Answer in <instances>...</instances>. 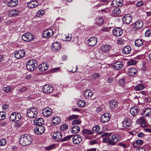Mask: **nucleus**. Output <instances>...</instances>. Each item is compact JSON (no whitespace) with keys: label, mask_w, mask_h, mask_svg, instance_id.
Returning a JSON list of instances; mask_svg holds the SVG:
<instances>
[{"label":"nucleus","mask_w":151,"mask_h":151,"mask_svg":"<svg viewBox=\"0 0 151 151\" xmlns=\"http://www.w3.org/2000/svg\"><path fill=\"white\" fill-rule=\"evenodd\" d=\"M32 142L30 136L27 134L22 135L19 139L20 144L23 146H27L30 144Z\"/></svg>","instance_id":"nucleus-1"},{"label":"nucleus","mask_w":151,"mask_h":151,"mask_svg":"<svg viewBox=\"0 0 151 151\" xmlns=\"http://www.w3.org/2000/svg\"><path fill=\"white\" fill-rule=\"evenodd\" d=\"M38 113L37 109L33 107H30L27 110V114L30 118H33L36 117Z\"/></svg>","instance_id":"nucleus-2"},{"label":"nucleus","mask_w":151,"mask_h":151,"mask_svg":"<svg viewBox=\"0 0 151 151\" xmlns=\"http://www.w3.org/2000/svg\"><path fill=\"white\" fill-rule=\"evenodd\" d=\"M22 38L23 40L27 42H30L34 39L33 35L29 32L23 34Z\"/></svg>","instance_id":"nucleus-3"},{"label":"nucleus","mask_w":151,"mask_h":151,"mask_svg":"<svg viewBox=\"0 0 151 151\" xmlns=\"http://www.w3.org/2000/svg\"><path fill=\"white\" fill-rule=\"evenodd\" d=\"M21 118L20 114L18 112H13L10 115V120L12 121H18Z\"/></svg>","instance_id":"nucleus-4"},{"label":"nucleus","mask_w":151,"mask_h":151,"mask_svg":"<svg viewBox=\"0 0 151 151\" xmlns=\"http://www.w3.org/2000/svg\"><path fill=\"white\" fill-rule=\"evenodd\" d=\"M42 90L44 93L48 94L52 91L53 88L51 86L49 85H46L44 86Z\"/></svg>","instance_id":"nucleus-5"},{"label":"nucleus","mask_w":151,"mask_h":151,"mask_svg":"<svg viewBox=\"0 0 151 151\" xmlns=\"http://www.w3.org/2000/svg\"><path fill=\"white\" fill-rule=\"evenodd\" d=\"M25 55V52L23 50H17L15 52L14 54L15 58L18 59H19L22 58Z\"/></svg>","instance_id":"nucleus-6"},{"label":"nucleus","mask_w":151,"mask_h":151,"mask_svg":"<svg viewBox=\"0 0 151 151\" xmlns=\"http://www.w3.org/2000/svg\"><path fill=\"white\" fill-rule=\"evenodd\" d=\"M111 145H114L116 143L117 141H119L120 139V137L118 134H116L112 135L111 137Z\"/></svg>","instance_id":"nucleus-7"},{"label":"nucleus","mask_w":151,"mask_h":151,"mask_svg":"<svg viewBox=\"0 0 151 151\" xmlns=\"http://www.w3.org/2000/svg\"><path fill=\"white\" fill-rule=\"evenodd\" d=\"M45 131V128L42 126H38L34 129L35 133L37 135L42 134Z\"/></svg>","instance_id":"nucleus-8"},{"label":"nucleus","mask_w":151,"mask_h":151,"mask_svg":"<svg viewBox=\"0 0 151 151\" xmlns=\"http://www.w3.org/2000/svg\"><path fill=\"white\" fill-rule=\"evenodd\" d=\"M97 42V39L95 37L90 38L88 40V44L91 47H93L95 45Z\"/></svg>","instance_id":"nucleus-9"},{"label":"nucleus","mask_w":151,"mask_h":151,"mask_svg":"<svg viewBox=\"0 0 151 151\" xmlns=\"http://www.w3.org/2000/svg\"><path fill=\"white\" fill-rule=\"evenodd\" d=\"M111 134V133H104L102 134L101 136L102 137H105L103 139V141L104 142H105L106 143H109L110 145H111V139H108V137L110 136Z\"/></svg>","instance_id":"nucleus-10"},{"label":"nucleus","mask_w":151,"mask_h":151,"mask_svg":"<svg viewBox=\"0 0 151 151\" xmlns=\"http://www.w3.org/2000/svg\"><path fill=\"white\" fill-rule=\"evenodd\" d=\"M122 33V29L119 27H116L113 30V33L116 36H120Z\"/></svg>","instance_id":"nucleus-11"},{"label":"nucleus","mask_w":151,"mask_h":151,"mask_svg":"<svg viewBox=\"0 0 151 151\" xmlns=\"http://www.w3.org/2000/svg\"><path fill=\"white\" fill-rule=\"evenodd\" d=\"M61 45L58 42H55L53 44V46L51 49L52 51L54 52H57L60 50Z\"/></svg>","instance_id":"nucleus-12"},{"label":"nucleus","mask_w":151,"mask_h":151,"mask_svg":"<svg viewBox=\"0 0 151 151\" xmlns=\"http://www.w3.org/2000/svg\"><path fill=\"white\" fill-rule=\"evenodd\" d=\"M73 141L75 144H78L81 142L82 139L79 135H74L73 136Z\"/></svg>","instance_id":"nucleus-13"},{"label":"nucleus","mask_w":151,"mask_h":151,"mask_svg":"<svg viewBox=\"0 0 151 151\" xmlns=\"http://www.w3.org/2000/svg\"><path fill=\"white\" fill-rule=\"evenodd\" d=\"M122 20L124 23L128 24L132 20V17L129 14L125 15L123 17Z\"/></svg>","instance_id":"nucleus-14"},{"label":"nucleus","mask_w":151,"mask_h":151,"mask_svg":"<svg viewBox=\"0 0 151 151\" xmlns=\"http://www.w3.org/2000/svg\"><path fill=\"white\" fill-rule=\"evenodd\" d=\"M131 120L129 118L126 119L123 122V125L124 127L128 128L131 125Z\"/></svg>","instance_id":"nucleus-15"},{"label":"nucleus","mask_w":151,"mask_h":151,"mask_svg":"<svg viewBox=\"0 0 151 151\" xmlns=\"http://www.w3.org/2000/svg\"><path fill=\"white\" fill-rule=\"evenodd\" d=\"M139 110L136 106L132 107L130 110V113L133 116H136L139 112Z\"/></svg>","instance_id":"nucleus-16"},{"label":"nucleus","mask_w":151,"mask_h":151,"mask_svg":"<svg viewBox=\"0 0 151 151\" xmlns=\"http://www.w3.org/2000/svg\"><path fill=\"white\" fill-rule=\"evenodd\" d=\"M53 34V31L51 29L48 30H46L44 31V38H48L50 37Z\"/></svg>","instance_id":"nucleus-17"},{"label":"nucleus","mask_w":151,"mask_h":151,"mask_svg":"<svg viewBox=\"0 0 151 151\" xmlns=\"http://www.w3.org/2000/svg\"><path fill=\"white\" fill-rule=\"evenodd\" d=\"M84 95L85 98L87 99H89L90 98L93 99L92 98V96L93 94V93L92 92L91 90H86L84 91Z\"/></svg>","instance_id":"nucleus-18"},{"label":"nucleus","mask_w":151,"mask_h":151,"mask_svg":"<svg viewBox=\"0 0 151 151\" xmlns=\"http://www.w3.org/2000/svg\"><path fill=\"white\" fill-rule=\"evenodd\" d=\"M62 137L61 133L60 132H55L53 135V139L56 141L61 140Z\"/></svg>","instance_id":"nucleus-19"},{"label":"nucleus","mask_w":151,"mask_h":151,"mask_svg":"<svg viewBox=\"0 0 151 151\" xmlns=\"http://www.w3.org/2000/svg\"><path fill=\"white\" fill-rule=\"evenodd\" d=\"M38 5V3L37 1L36 0H33L27 3V6L28 7L31 8H35Z\"/></svg>","instance_id":"nucleus-20"},{"label":"nucleus","mask_w":151,"mask_h":151,"mask_svg":"<svg viewBox=\"0 0 151 151\" xmlns=\"http://www.w3.org/2000/svg\"><path fill=\"white\" fill-rule=\"evenodd\" d=\"M109 119V114L108 113L104 114L101 116V121L102 122L104 123L107 122Z\"/></svg>","instance_id":"nucleus-21"},{"label":"nucleus","mask_w":151,"mask_h":151,"mask_svg":"<svg viewBox=\"0 0 151 151\" xmlns=\"http://www.w3.org/2000/svg\"><path fill=\"white\" fill-rule=\"evenodd\" d=\"M43 119L41 118H36L34 121V124L38 125V126H42V124H43Z\"/></svg>","instance_id":"nucleus-22"},{"label":"nucleus","mask_w":151,"mask_h":151,"mask_svg":"<svg viewBox=\"0 0 151 151\" xmlns=\"http://www.w3.org/2000/svg\"><path fill=\"white\" fill-rule=\"evenodd\" d=\"M123 1L122 0H114L111 4L115 7L120 6L123 5Z\"/></svg>","instance_id":"nucleus-23"},{"label":"nucleus","mask_w":151,"mask_h":151,"mask_svg":"<svg viewBox=\"0 0 151 151\" xmlns=\"http://www.w3.org/2000/svg\"><path fill=\"white\" fill-rule=\"evenodd\" d=\"M111 48V46L109 45H103L101 47L102 51L104 53H107L109 51Z\"/></svg>","instance_id":"nucleus-24"},{"label":"nucleus","mask_w":151,"mask_h":151,"mask_svg":"<svg viewBox=\"0 0 151 151\" xmlns=\"http://www.w3.org/2000/svg\"><path fill=\"white\" fill-rule=\"evenodd\" d=\"M109 107L111 109H115L118 106V102L115 100H111L109 103Z\"/></svg>","instance_id":"nucleus-25"},{"label":"nucleus","mask_w":151,"mask_h":151,"mask_svg":"<svg viewBox=\"0 0 151 151\" xmlns=\"http://www.w3.org/2000/svg\"><path fill=\"white\" fill-rule=\"evenodd\" d=\"M52 111V109H44L43 110L42 114L44 116L48 117L51 115Z\"/></svg>","instance_id":"nucleus-26"},{"label":"nucleus","mask_w":151,"mask_h":151,"mask_svg":"<svg viewBox=\"0 0 151 151\" xmlns=\"http://www.w3.org/2000/svg\"><path fill=\"white\" fill-rule=\"evenodd\" d=\"M27 65L37 66V61L33 59L30 60H28L26 66Z\"/></svg>","instance_id":"nucleus-27"},{"label":"nucleus","mask_w":151,"mask_h":151,"mask_svg":"<svg viewBox=\"0 0 151 151\" xmlns=\"http://www.w3.org/2000/svg\"><path fill=\"white\" fill-rule=\"evenodd\" d=\"M142 114H143L145 116H148L151 114V109L147 108L145 109L143 111Z\"/></svg>","instance_id":"nucleus-28"},{"label":"nucleus","mask_w":151,"mask_h":151,"mask_svg":"<svg viewBox=\"0 0 151 151\" xmlns=\"http://www.w3.org/2000/svg\"><path fill=\"white\" fill-rule=\"evenodd\" d=\"M137 72V70L133 67L129 68L128 70L129 75L131 76H133L134 74H135Z\"/></svg>","instance_id":"nucleus-29"},{"label":"nucleus","mask_w":151,"mask_h":151,"mask_svg":"<svg viewBox=\"0 0 151 151\" xmlns=\"http://www.w3.org/2000/svg\"><path fill=\"white\" fill-rule=\"evenodd\" d=\"M19 13V10L15 9L11 10L9 13L10 16L13 17L17 16Z\"/></svg>","instance_id":"nucleus-30"},{"label":"nucleus","mask_w":151,"mask_h":151,"mask_svg":"<svg viewBox=\"0 0 151 151\" xmlns=\"http://www.w3.org/2000/svg\"><path fill=\"white\" fill-rule=\"evenodd\" d=\"M60 117L57 116L53 117L52 120V122L53 124L57 125L60 122Z\"/></svg>","instance_id":"nucleus-31"},{"label":"nucleus","mask_w":151,"mask_h":151,"mask_svg":"<svg viewBox=\"0 0 151 151\" xmlns=\"http://www.w3.org/2000/svg\"><path fill=\"white\" fill-rule=\"evenodd\" d=\"M80 131V127L77 126L73 127L72 128V133H77Z\"/></svg>","instance_id":"nucleus-32"},{"label":"nucleus","mask_w":151,"mask_h":151,"mask_svg":"<svg viewBox=\"0 0 151 151\" xmlns=\"http://www.w3.org/2000/svg\"><path fill=\"white\" fill-rule=\"evenodd\" d=\"M131 50V48L129 46H127L123 49L122 52L125 54H128L130 52Z\"/></svg>","instance_id":"nucleus-33"},{"label":"nucleus","mask_w":151,"mask_h":151,"mask_svg":"<svg viewBox=\"0 0 151 151\" xmlns=\"http://www.w3.org/2000/svg\"><path fill=\"white\" fill-rule=\"evenodd\" d=\"M140 122L141 124L142 127H145L147 126L146 123V122L145 119L143 117H142L140 118Z\"/></svg>","instance_id":"nucleus-34"},{"label":"nucleus","mask_w":151,"mask_h":151,"mask_svg":"<svg viewBox=\"0 0 151 151\" xmlns=\"http://www.w3.org/2000/svg\"><path fill=\"white\" fill-rule=\"evenodd\" d=\"M18 3L17 0H11L9 3V6L10 7H13L16 6Z\"/></svg>","instance_id":"nucleus-35"},{"label":"nucleus","mask_w":151,"mask_h":151,"mask_svg":"<svg viewBox=\"0 0 151 151\" xmlns=\"http://www.w3.org/2000/svg\"><path fill=\"white\" fill-rule=\"evenodd\" d=\"M78 106L81 108L85 106L86 105V103L83 100H79L77 103Z\"/></svg>","instance_id":"nucleus-36"},{"label":"nucleus","mask_w":151,"mask_h":151,"mask_svg":"<svg viewBox=\"0 0 151 151\" xmlns=\"http://www.w3.org/2000/svg\"><path fill=\"white\" fill-rule=\"evenodd\" d=\"M143 45L142 40L141 39L136 40L135 42V45L137 47H140Z\"/></svg>","instance_id":"nucleus-37"},{"label":"nucleus","mask_w":151,"mask_h":151,"mask_svg":"<svg viewBox=\"0 0 151 151\" xmlns=\"http://www.w3.org/2000/svg\"><path fill=\"white\" fill-rule=\"evenodd\" d=\"M136 29H141L143 25V23L141 21L139 20L136 22Z\"/></svg>","instance_id":"nucleus-38"},{"label":"nucleus","mask_w":151,"mask_h":151,"mask_svg":"<svg viewBox=\"0 0 151 151\" xmlns=\"http://www.w3.org/2000/svg\"><path fill=\"white\" fill-rule=\"evenodd\" d=\"M144 88L143 84H138L135 87L134 89L135 91H139L142 90Z\"/></svg>","instance_id":"nucleus-39"},{"label":"nucleus","mask_w":151,"mask_h":151,"mask_svg":"<svg viewBox=\"0 0 151 151\" xmlns=\"http://www.w3.org/2000/svg\"><path fill=\"white\" fill-rule=\"evenodd\" d=\"M96 24L98 26L101 25L104 22V20L101 17H100L96 19Z\"/></svg>","instance_id":"nucleus-40"},{"label":"nucleus","mask_w":151,"mask_h":151,"mask_svg":"<svg viewBox=\"0 0 151 151\" xmlns=\"http://www.w3.org/2000/svg\"><path fill=\"white\" fill-rule=\"evenodd\" d=\"M11 88L9 86L4 85L3 86V90L6 93H8L10 91Z\"/></svg>","instance_id":"nucleus-41"},{"label":"nucleus","mask_w":151,"mask_h":151,"mask_svg":"<svg viewBox=\"0 0 151 151\" xmlns=\"http://www.w3.org/2000/svg\"><path fill=\"white\" fill-rule=\"evenodd\" d=\"M78 67H70V68L68 69V71L72 73H74L77 71L78 70Z\"/></svg>","instance_id":"nucleus-42"},{"label":"nucleus","mask_w":151,"mask_h":151,"mask_svg":"<svg viewBox=\"0 0 151 151\" xmlns=\"http://www.w3.org/2000/svg\"><path fill=\"white\" fill-rule=\"evenodd\" d=\"M82 132L84 133L91 135L93 133V132L91 130H89L88 129H83L82 131Z\"/></svg>","instance_id":"nucleus-43"},{"label":"nucleus","mask_w":151,"mask_h":151,"mask_svg":"<svg viewBox=\"0 0 151 151\" xmlns=\"http://www.w3.org/2000/svg\"><path fill=\"white\" fill-rule=\"evenodd\" d=\"M73 136V135H68L65 137L61 139V142H63L66 141L67 140H68L70 139Z\"/></svg>","instance_id":"nucleus-44"},{"label":"nucleus","mask_w":151,"mask_h":151,"mask_svg":"<svg viewBox=\"0 0 151 151\" xmlns=\"http://www.w3.org/2000/svg\"><path fill=\"white\" fill-rule=\"evenodd\" d=\"M137 61H136L135 60L132 59L130 60L128 62V65H135L137 63Z\"/></svg>","instance_id":"nucleus-45"},{"label":"nucleus","mask_w":151,"mask_h":151,"mask_svg":"<svg viewBox=\"0 0 151 151\" xmlns=\"http://www.w3.org/2000/svg\"><path fill=\"white\" fill-rule=\"evenodd\" d=\"M113 12L114 15H118L121 13L120 9L119 7L116 8L114 9Z\"/></svg>","instance_id":"nucleus-46"},{"label":"nucleus","mask_w":151,"mask_h":151,"mask_svg":"<svg viewBox=\"0 0 151 151\" xmlns=\"http://www.w3.org/2000/svg\"><path fill=\"white\" fill-rule=\"evenodd\" d=\"M68 128V125L66 124H64L60 126V129L61 131H64L67 129Z\"/></svg>","instance_id":"nucleus-47"},{"label":"nucleus","mask_w":151,"mask_h":151,"mask_svg":"<svg viewBox=\"0 0 151 151\" xmlns=\"http://www.w3.org/2000/svg\"><path fill=\"white\" fill-rule=\"evenodd\" d=\"M79 118L78 116L76 115H72L70 116L68 119V121L74 119H78Z\"/></svg>","instance_id":"nucleus-48"},{"label":"nucleus","mask_w":151,"mask_h":151,"mask_svg":"<svg viewBox=\"0 0 151 151\" xmlns=\"http://www.w3.org/2000/svg\"><path fill=\"white\" fill-rule=\"evenodd\" d=\"M6 114L5 112H0V121L4 119L6 117Z\"/></svg>","instance_id":"nucleus-49"},{"label":"nucleus","mask_w":151,"mask_h":151,"mask_svg":"<svg viewBox=\"0 0 151 151\" xmlns=\"http://www.w3.org/2000/svg\"><path fill=\"white\" fill-rule=\"evenodd\" d=\"M44 13V12L43 10L38 11L36 14V16L40 17Z\"/></svg>","instance_id":"nucleus-50"},{"label":"nucleus","mask_w":151,"mask_h":151,"mask_svg":"<svg viewBox=\"0 0 151 151\" xmlns=\"http://www.w3.org/2000/svg\"><path fill=\"white\" fill-rule=\"evenodd\" d=\"M6 143V141L5 139H2L0 140V146H3L5 145Z\"/></svg>","instance_id":"nucleus-51"},{"label":"nucleus","mask_w":151,"mask_h":151,"mask_svg":"<svg viewBox=\"0 0 151 151\" xmlns=\"http://www.w3.org/2000/svg\"><path fill=\"white\" fill-rule=\"evenodd\" d=\"M100 129L99 126L96 125L95 126L93 127L92 128V130L95 132H98L99 131Z\"/></svg>","instance_id":"nucleus-52"},{"label":"nucleus","mask_w":151,"mask_h":151,"mask_svg":"<svg viewBox=\"0 0 151 151\" xmlns=\"http://www.w3.org/2000/svg\"><path fill=\"white\" fill-rule=\"evenodd\" d=\"M81 123V121L78 119L74 120L72 122V124L73 125L79 124Z\"/></svg>","instance_id":"nucleus-53"},{"label":"nucleus","mask_w":151,"mask_h":151,"mask_svg":"<svg viewBox=\"0 0 151 151\" xmlns=\"http://www.w3.org/2000/svg\"><path fill=\"white\" fill-rule=\"evenodd\" d=\"M100 74L99 73H93V75L91 76V78L93 79H96L99 77Z\"/></svg>","instance_id":"nucleus-54"},{"label":"nucleus","mask_w":151,"mask_h":151,"mask_svg":"<svg viewBox=\"0 0 151 151\" xmlns=\"http://www.w3.org/2000/svg\"><path fill=\"white\" fill-rule=\"evenodd\" d=\"M145 36L147 37H149L151 36V31L150 29H148L145 33Z\"/></svg>","instance_id":"nucleus-55"},{"label":"nucleus","mask_w":151,"mask_h":151,"mask_svg":"<svg viewBox=\"0 0 151 151\" xmlns=\"http://www.w3.org/2000/svg\"><path fill=\"white\" fill-rule=\"evenodd\" d=\"M28 89V88H27V87L25 86H23L19 89V91L20 92H22L25 91H26Z\"/></svg>","instance_id":"nucleus-56"},{"label":"nucleus","mask_w":151,"mask_h":151,"mask_svg":"<svg viewBox=\"0 0 151 151\" xmlns=\"http://www.w3.org/2000/svg\"><path fill=\"white\" fill-rule=\"evenodd\" d=\"M22 124V123L20 122H16L15 123L14 126L16 128H19L21 127Z\"/></svg>","instance_id":"nucleus-57"},{"label":"nucleus","mask_w":151,"mask_h":151,"mask_svg":"<svg viewBox=\"0 0 151 151\" xmlns=\"http://www.w3.org/2000/svg\"><path fill=\"white\" fill-rule=\"evenodd\" d=\"M48 67H41L39 68L40 71H43L47 69Z\"/></svg>","instance_id":"nucleus-58"},{"label":"nucleus","mask_w":151,"mask_h":151,"mask_svg":"<svg viewBox=\"0 0 151 151\" xmlns=\"http://www.w3.org/2000/svg\"><path fill=\"white\" fill-rule=\"evenodd\" d=\"M9 107V105L7 104H4L2 106V109L4 110L7 109Z\"/></svg>","instance_id":"nucleus-59"},{"label":"nucleus","mask_w":151,"mask_h":151,"mask_svg":"<svg viewBox=\"0 0 151 151\" xmlns=\"http://www.w3.org/2000/svg\"><path fill=\"white\" fill-rule=\"evenodd\" d=\"M26 67L28 70L32 71L36 69L37 67Z\"/></svg>","instance_id":"nucleus-60"},{"label":"nucleus","mask_w":151,"mask_h":151,"mask_svg":"<svg viewBox=\"0 0 151 151\" xmlns=\"http://www.w3.org/2000/svg\"><path fill=\"white\" fill-rule=\"evenodd\" d=\"M124 78H122L119 81L118 83L120 85H123L124 83Z\"/></svg>","instance_id":"nucleus-61"},{"label":"nucleus","mask_w":151,"mask_h":151,"mask_svg":"<svg viewBox=\"0 0 151 151\" xmlns=\"http://www.w3.org/2000/svg\"><path fill=\"white\" fill-rule=\"evenodd\" d=\"M143 142L142 140L138 139L136 140V144L137 145H142Z\"/></svg>","instance_id":"nucleus-62"},{"label":"nucleus","mask_w":151,"mask_h":151,"mask_svg":"<svg viewBox=\"0 0 151 151\" xmlns=\"http://www.w3.org/2000/svg\"><path fill=\"white\" fill-rule=\"evenodd\" d=\"M122 65V62L120 61L116 62L114 63V65H113V66H116V65Z\"/></svg>","instance_id":"nucleus-63"},{"label":"nucleus","mask_w":151,"mask_h":151,"mask_svg":"<svg viewBox=\"0 0 151 151\" xmlns=\"http://www.w3.org/2000/svg\"><path fill=\"white\" fill-rule=\"evenodd\" d=\"M55 145H52L49 146V147H47L46 148V150H50L52 149L54 147Z\"/></svg>","instance_id":"nucleus-64"}]
</instances>
